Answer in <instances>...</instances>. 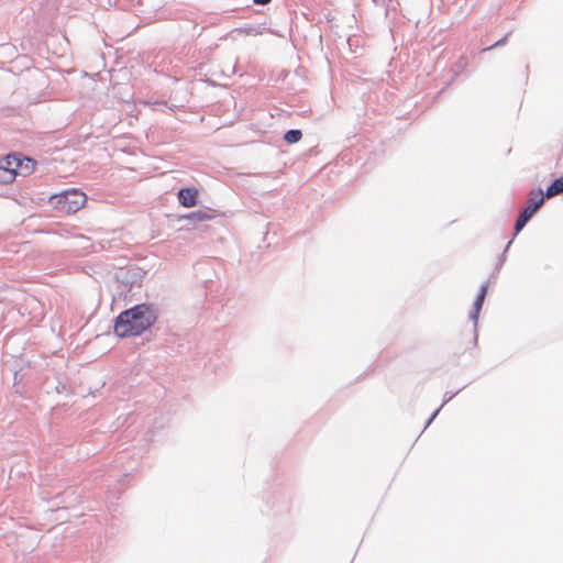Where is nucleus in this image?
I'll return each mask as SVG.
<instances>
[{
    "mask_svg": "<svg viewBox=\"0 0 563 563\" xmlns=\"http://www.w3.org/2000/svg\"><path fill=\"white\" fill-rule=\"evenodd\" d=\"M49 202L56 209L65 213H76L87 202V196L78 189H68L49 197Z\"/></svg>",
    "mask_w": 563,
    "mask_h": 563,
    "instance_id": "obj_3",
    "label": "nucleus"
},
{
    "mask_svg": "<svg viewBox=\"0 0 563 563\" xmlns=\"http://www.w3.org/2000/svg\"><path fill=\"white\" fill-rule=\"evenodd\" d=\"M486 294H487V285H483L481 287V290H479V294L474 302V314H473V319L474 321L477 320V316L482 309V306H483V302H484V299L486 297Z\"/></svg>",
    "mask_w": 563,
    "mask_h": 563,
    "instance_id": "obj_6",
    "label": "nucleus"
},
{
    "mask_svg": "<svg viewBox=\"0 0 563 563\" xmlns=\"http://www.w3.org/2000/svg\"><path fill=\"white\" fill-rule=\"evenodd\" d=\"M212 218H213V214L206 212V211H201V210H198V211L191 212L190 214L185 216V219L191 220V221H198V222L208 221Z\"/></svg>",
    "mask_w": 563,
    "mask_h": 563,
    "instance_id": "obj_8",
    "label": "nucleus"
},
{
    "mask_svg": "<svg viewBox=\"0 0 563 563\" xmlns=\"http://www.w3.org/2000/svg\"><path fill=\"white\" fill-rule=\"evenodd\" d=\"M156 321L150 306L136 305L121 312L114 324V333L120 338L136 336L150 329Z\"/></svg>",
    "mask_w": 563,
    "mask_h": 563,
    "instance_id": "obj_1",
    "label": "nucleus"
},
{
    "mask_svg": "<svg viewBox=\"0 0 563 563\" xmlns=\"http://www.w3.org/2000/svg\"><path fill=\"white\" fill-rule=\"evenodd\" d=\"M544 202V194L543 191L538 188L533 189L529 192L527 206L519 214L516 224L515 230L516 232H519L523 229V227L527 224V222L531 219V217L539 210V208Z\"/></svg>",
    "mask_w": 563,
    "mask_h": 563,
    "instance_id": "obj_4",
    "label": "nucleus"
},
{
    "mask_svg": "<svg viewBox=\"0 0 563 563\" xmlns=\"http://www.w3.org/2000/svg\"><path fill=\"white\" fill-rule=\"evenodd\" d=\"M302 137V133L300 130H289L286 132L285 136H284V140L287 142V143H297L301 140Z\"/></svg>",
    "mask_w": 563,
    "mask_h": 563,
    "instance_id": "obj_9",
    "label": "nucleus"
},
{
    "mask_svg": "<svg viewBox=\"0 0 563 563\" xmlns=\"http://www.w3.org/2000/svg\"><path fill=\"white\" fill-rule=\"evenodd\" d=\"M253 1L255 4L264 5V4L269 3L272 0H253Z\"/></svg>",
    "mask_w": 563,
    "mask_h": 563,
    "instance_id": "obj_10",
    "label": "nucleus"
},
{
    "mask_svg": "<svg viewBox=\"0 0 563 563\" xmlns=\"http://www.w3.org/2000/svg\"><path fill=\"white\" fill-rule=\"evenodd\" d=\"M199 190L197 188H183L178 192L179 203L186 208L197 205Z\"/></svg>",
    "mask_w": 563,
    "mask_h": 563,
    "instance_id": "obj_5",
    "label": "nucleus"
},
{
    "mask_svg": "<svg viewBox=\"0 0 563 563\" xmlns=\"http://www.w3.org/2000/svg\"><path fill=\"white\" fill-rule=\"evenodd\" d=\"M563 192V177L555 179L547 189L545 197L552 198Z\"/></svg>",
    "mask_w": 563,
    "mask_h": 563,
    "instance_id": "obj_7",
    "label": "nucleus"
},
{
    "mask_svg": "<svg viewBox=\"0 0 563 563\" xmlns=\"http://www.w3.org/2000/svg\"><path fill=\"white\" fill-rule=\"evenodd\" d=\"M36 167V162L16 154L7 155L0 162V183L10 184L16 176H29Z\"/></svg>",
    "mask_w": 563,
    "mask_h": 563,
    "instance_id": "obj_2",
    "label": "nucleus"
}]
</instances>
